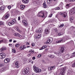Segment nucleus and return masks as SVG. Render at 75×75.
Here are the masks:
<instances>
[{
  "label": "nucleus",
  "instance_id": "f257e3e1",
  "mask_svg": "<svg viewBox=\"0 0 75 75\" xmlns=\"http://www.w3.org/2000/svg\"><path fill=\"white\" fill-rule=\"evenodd\" d=\"M46 14H47L46 12L44 13L43 11H41L39 12V13L38 14V17H41L44 18V17H45Z\"/></svg>",
  "mask_w": 75,
  "mask_h": 75
},
{
  "label": "nucleus",
  "instance_id": "f03ea898",
  "mask_svg": "<svg viewBox=\"0 0 75 75\" xmlns=\"http://www.w3.org/2000/svg\"><path fill=\"white\" fill-rule=\"evenodd\" d=\"M33 69L35 72L36 73L40 72L41 71V69H39V68L35 66L33 67Z\"/></svg>",
  "mask_w": 75,
  "mask_h": 75
},
{
  "label": "nucleus",
  "instance_id": "7ed1b4c3",
  "mask_svg": "<svg viewBox=\"0 0 75 75\" xmlns=\"http://www.w3.org/2000/svg\"><path fill=\"white\" fill-rule=\"evenodd\" d=\"M16 19H14L12 21H11V22H9L8 23V25H13L14 24V23H16Z\"/></svg>",
  "mask_w": 75,
  "mask_h": 75
},
{
  "label": "nucleus",
  "instance_id": "20e7f679",
  "mask_svg": "<svg viewBox=\"0 0 75 75\" xmlns=\"http://www.w3.org/2000/svg\"><path fill=\"white\" fill-rule=\"evenodd\" d=\"M59 51L60 52L62 53V54H64L65 53V50L63 47H62L60 48Z\"/></svg>",
  "mask_w": 75,
  "mask_h": 75
},
{
  "label": "nucleus",
  "instance_id": "39448f33",
  "mask_svg": "<svg viewBox=\"0 0 75 75\" xmlns=\"http://www.w3.org/2000/svg\"><path fill=\"white\" fill-rule=\"evenodd\" d=\"M13 35L14 36H18V37H20V40H22V39H23V37L18 33H14L13 34Z\"/></svg>",
  "mask_w": 75,
  "mask_h": 75
},
{
  "label": "nucleus",
  "instance_id": "423d86ee",
  "mask_svg": "<svg viewBox=\"0 0 75 75\" xmlns=\"http://www.w3.org/2000/svg\"><path fill=\"white\" fill-rule=\"evenodd\" d=\"M6 57V54L4 53H0V59H3Z\"/></svg>",
  "mask_w": 75,
  "mask_h": 75
},
{
  "label": "nucleus",
  "instance_id": "0eeeda50",
  "mask_svg": "<svg viewBox=\"0 0 75 75\" xmlns=\"http://www.w3.org/2000/svg\"><path fill=\"white\" fill-rule=\"evenodd\" d=\"M52 41H53V39L52 38H48L47 41V44H49V43H50L52 42Z\"/></svg>",
  "mask_w": 75,
  "mask_h": 75
},
{
  "label": "nucleus",
  "instance_id": "6e6552de",
  "mask_svg": "<svg viewBox=\"0 0 75 75\" xmlns=\"http://www.w3.org/2000/svg\"><path fill=\"white\" fill-rule=\"evenodd\" d=\"M69 39V38L68 37V36H65L64 37H63L62 38V40H63V41H67V40H68V39Z\"/></svg>",
  "mask_w": 75,
  "mask_h": 75
},
{
  "label": "nucleus",
  "instance_id": "1a4fd4ad",
  "mask_svg": "<svg viewBox=\"0 0 75 75\" xmlns=\"http://www.w3.org/2000/svg\"><path fill=\"white\" fill-rule=\"evenodd\" d=\"M69 13L71 15H72V14H75V11L74 9L72 8L71 11H70Z\"/></svg>",
  "mask_w": 75,
  "mask_h": 75
},
{
  "label": "nucleus",
  "instance_id": "9d476101",
  "mask_svg": "<svg viewBox=\"0 0 75 75\" xmlns=\"http://www.w3.org/2000/svg\"><path fill=\"white\" fill-rule=\"evenodd\" d=\"M55 66H54L52 67H48V69L49 71H52L53 69L54 70V69H55Z\"/></svg>",
  "mask_w": 75,
  "mask_h": 75
},
{
  "label": "nucleus",
  "instance_id": "9b49d317",
  "mask_svg": "<svg viewBox=\"0 0 75 75\" xmlns=\"http://www.w3.org/2000/svg\"><path fill=\"white\" fill-rule=\"evenodd\" d=\"M19 62L18 61H17L15 63V67L16 68H18L19 67Z\"/></svg>",
  "mask_w": 75,
  "mask_h": 75
},
{
  "label": "nucleus",
  "instance_id": "f8f14e48",
  "mask_svg": "<svg viewBox=\"0 0 75 75\" xmlns=\"http://www.w3.org/2000/svg\"><path fill=\"white\" fill-rule=\"evenodd\" d=\"M66 69H67V68L66 67H63L62 69L61 70V72L64 74V73H65Z\"/></svg>",
  "mask_w": 75,
  "mask_h": 75
},
{
  "label": "nucleus",
  "instance_id": "ddd939ff",
  "mask_svg": "<svg viewBox=\"0 0 75 75\" xmlns=\"http://www.w3.org/2000/svg\"><path fill=\"white\" fill-rule=\"evenodd\" d=\"M73 71L72 70L70 69H69L68 70V73H67V75H72Z\"/></svg>",
  "mask_w": 75,
  "mask_h": 75
},
{
  "label": "nucleus",
  "instance_id": "4468645a",
  "mask_svg": "<svg viewBox=\"0 0 75 75\" xmlns=\"http://www.w3.org/2000/svg\"><path fill=\"white\" fill-rule=\"evenodd\" d=\"M22 23H23L24 25H25V26H27L28 25V24H27V22L25 21V20H23L22 21Z\"/></svg>",
  "mask_w": 75,
  "mask_h": 75
},
{
  "label": "nucleus",
  "instance_id": "2eb2a0df",
  "mask_svg": "<svg viewBox=\"0 0 75 75\" xmlns=\"http://www.w3.org/2000/svg\"><path fill=\"white\" fill-rule=\"evenodd\" d=\"M64 57L66 59H69L71 58V55L69 54H67Z\"/></svg>",
  "mask_w": 75,
  "mask_h": 75
},
{
  "label": "nucleus",
  "instance_id": "dca6fc26",
  "mask_svg": "<svg viewBox=\"0 0 75 75\" xmlns=\"http://www.w3.org/2000/svg\"><path fill=\"white\" fill-rule=\"evenodd\" d=\"M6 49L7 48H6V47H3L0 49V51L1 52H3L4 51H5V50H6Z\"/></svg>",
  "mask_w": 75,
  "mask_h": 75
},
{
  "label": "nucleus",
  "instance_id": "f3484780",
  "mask_svg": "<svg viewBox=\"0 0 75 75\" xmlns=\"http://www.w3.org/2000/svg\"><path fill=\"white\" fill-rule=\"evenodd\" d=\"M54 54H56L58 56H61V55H63V54L61 52H55L54 53Z\"/></svg>",
  "mask_w": 75,
  "mask_h": 75
},
{
  "label": "nucleus",
  "instance_id": "a211bd4d",
  "mask_svg": "<svg viewBox=\"0 0 75 75\" xmlns=\"http://www.w3.org/2000/svg\"><path fill=\"white\" fill-rule=\"evenodd\" d=\"M4 62L5 63H8L10 62V59L9 58H6L4 59Z\"/></svg>",
  "mask_w": 75,
  "mask_h": 75
},
{
  "label": "nucleus",
  "instance_id": "6ab92c4d",
  "mask_svg": "<svg viewBox=\"0 0 75 75\" xmlns=\"http://www.w3.org/2000/svg\"><path fill=\"white\" fill-rule=\"evenodd\" d=\"M10 16V14H7V13H6L5 14V18L6 19L7 18H8V17Z\"/></svg>",
  "mask_w": 75,
  "mask_h": 75
},
{
  "label": "nucleus",
  "instance_id": "aec40b11",
  "mask_svg": "<svg viewBox=\"0 0 75 75\" xmlns=\"http://www.w3.org/2000/svg\"><path fill=\"white\" fill-rule=\"evenodd\" d=\"M40 35H35V38H36V39H38L39 38H40V37H41Z\"/></svg>",
  "mask_w": 75,
  "mask_h": 75
},
{
  "label": "nucleus",
  "instance_id": "412c9836",
  "mask_svg": "<svg viewBox=\"0 0 75 75\" xmlns=\"http://www.w3.org/2000/svg\"><path fill=\"white\" fill-rule=\"evenodd\" d=\"M45 34H46V35L49 34V30H48L47 29L45 30Z\"/></svg>",
  "mask_w": 75,
  "mask_h": 75
},
{
  "label": "nucleus",
  "instance_id": "4be33fe9",
  "mask_svg": "<svg viewBox=\"0 0 75 75\" xmlns=\"http://www.w3.org/2000/svg\"><path fill=\"white\" fill-rule=\"evenodd\" d=\"M5 9V6H2L0 8V10H4Z\"/></svg>",
  "mask_w": 75,
  "mask_h": 75
},
{
  "label": "nucleus",
  "instance_id": "5701e85b",
  "mask_svg": "<svg viewBox=\"0 0 75 75\" xmlns=\"http://www.w3.org/2000/svg\"><path fill=\"white\" fill-rule=\"evenodd\" d=\"M63 16L64 18H65L67 16V13L66 12H64L62 13Z\"/></svg>",
  "mask_w": 75,
  "mask_h": 75
},
{
  "label": "nucleus",
  "instance_id": "b1692460",
  "mask_svg": "<svg viewBox=\"0 0 75 75\" xmlns=\"http://www.w3.org/2000/svg\"><path fill=\"white\" fill-rule=\"evenodd\" d=\"M43 6L44 8H47V5L46 4L45 2H44L43 4Z\"/></svg>",
  "mask_w": 75,
  "mask_h": 75
},
{
  "label": "nucleus",
  "instance_id": "393cba45",
  "mask_svg": "<svg viewBox=\"0 0 75 75\" xmlns=\"http://www.w3.org/2000/svg\"><path fill=\"white\" fill-rule=\"evenodd\" d=\"M22 2L23 3H27L28 2V0H22Z\"/></svg>",
  "mask_w": 75,
  "mask_h": 75
},
{
  "label": "nucleus",
  "instance_id": "a878e982",
  "mask_svg": "<svg viewBox=\"0 0 75 75\" xmlns=\"http://www.w3.org/2000/svg\"><path fill=\"white\" fill-rule=\"evenodd\" d=\"M42 31V29H39L38 30H37V33H41Z\"/></svg>",
  "mask_w": 75,
  "mask_h": 75
},
{
  "label": "nucleus",
  "instance_id": "bb28decb",
  "mask_svg": "<svg viewBox=\"0 0 75 75\" xmlns=\"http://www.w3.org/2000/svg\"><path fill=\"white\" fill-rule=\"evenodd\" d=\"M46 47V46H43L42 47H41V48L39 49V50H43V49H45V48Z\"/></svg>",
  "mask_w": 75,
  "mask_h": 75
},
{
  "label": "nucleus",
  "instance_id": "cd10ccee",
  "mask_svg": "<svg viewBox=\"0 0 75 75\" xmlns=\"http://www.w3.org/2000/svg\"><path fill=\"white\" fill-rule=\"evenodd\" d=\"M62 41H63L62 39V40H57L56 41V43H59L60 42H61Z\"/></svg>",
  "mask_w": 75,
  "mask_h": 75
},
{
  "label": "nucleus",
  "instance_id": "c85d7f7f",
  "mask_svg": "<svg viewBox=\"0 0 75 75\" xmlns=\"http://www.w3.org/2000/svg\"><path fill=\"white\" fill-rule=\"evenodd\" d=\"M24 70L26 71L27 73H28V71H29V68L27 67L25 69H24Z\"/></svg>",
  "mask_w": 75,
  "mask_h": 75
},
{
  "label": "nucleus",
  "instance_id": "c756f323",
  "mask_svg": "<svg viewBox=\"0 0 75 75\" xmlns=\"http://www.w3.org/2000/svg\"><path fill=\"white\" fill-rule=\"evenodd\" d=\"M60 61H62V58L59 57L58 59V62H59Z\"/></svg>",
  "mask_w": 75,
  "mask_h": 75
},
{
  "label": "nucleus",
  "instance_id": "7c9ffc66",
  "mask_svg": "<svg viewBox=\"0 0 75 75\" xmlns=\"http://www.w3.org/2000/svg\"><path fill=\"white\" fill-rule=\"evenodd\" d=\"M25 8V6L24 5H21V9H24Z\"/></svg>",
  "mask_w": 75,
  "mask_h": 75
},
{
  "label": "nucleus",
  "instance_id": "2f4dec72",
  "mask_svg": "<svg viewBox=\"0 0 75 75\" xmlns=\"http://www.w3.org/2000/svg\"><path fill=\"white\" fill-rule=\"evenodd\" d=\"M49 57H50V58H54V56L52 55H49Z\"/></svg>",
  "mask_w": 75,
  "mask_h": 75
},
{
  "label": "nucleus",
  "instance_id": "473e14b6",
  "mask_svg": "<svg viewBox=\"0 0 75 75\" xmlns=\"http://www.w3.org/2000/svg\"><path fill=\"white\" fill-rule=\"evenodd\" d=\"M28 73H27V71H25L24 70H23V74L24 75H25V74H26Z\"/></svg>",
  "mask_w": 75,
  "mask_h": 75
},
{
  "label": "nucleus",
  "instance_id": "72a5a7b5",
  "mask_svg": "<svg viewBox=\"0 0 75 75\" xmlns=\"http://www.w3.org/2000/svg\"><path fill=\"white\" fill-rule=\"evenodd\" d=\"M71 42H73V41L72 40L71 41H70V42H67L66 44L68 45V44H70L71 43Z\"/></svg>",
  "mask_w": 75,
  "mask_h": 75
},
{
  "label": "nucleus",
  "instance_id": "f704fd0d",
  "mask_svg": "<svg viewBox=\"0 0 75 75\" xmlns=\"http://www.w3.org/2000/svg\"><path fill=\"white\" fill-rule=\"evenodd\" d=\"M16 28L17 31H18V32H19V33H20L21 32V31L20 30V29L18 28V27H16Z\"/></svg>",
  "mask_w": 75,
  "mask_h": 75
},
{
  "label": "nucleus",
  "instance_id": "c9c22d12",
  "mask_svg": "<svg viewBox=\"0 0 75 75\" xmlns=\"http://www.w3.org/2000/svg\"><path fill=\"white\" fill-rule=\"evenodd\" d=\"M19 49L20 50H23V46H21L20 47H19Z\"/></svg>",
  "mask_w": 75,
  "mask_h": 75
},
{
  "label": "nucleus",
  "instance_id": "e433bc0d",
  "mask_svg": "<svg viewBox=\"0 0 75 75\" xmlns=\"http://www.w3.org/2000/svg\"><path fill=\"white\" fill-rule=\"evenodd\" d=\"M12 52H14V53H16V49H13L12 50Z\"/></svg>",
  "mask_w": 75,
  "mask_h": 75
},
{
  "label": "nucleus",
  "instance_id": "4c0bfd02",
  "mask_svg": "<svg viewBox=\"0 0 75 75\" xmlns=\"http://www.w3.org/2000/svg\"><path fill=\"white\" fill-rule=\"evenodd\" d=\"M19 46H20V44H19L17 43L15 45V47H18Z\"/></svg>",
  "mask_w": 75,
  "mask_h": 75
},
{
  "label": "nucleus",
  "instance_id": "58836bf2",
  "mask_svg": "<svg viewBox=\"0 0 75 75\" xmlns=\"http://www.w3.org/2000/svg\"><path fill=\"white\" fill-rule=\"evenodd\" d=\"M59 75H64V73L61 71V72L59 74Z\"/></svg>",
  "mask_w": 75,
  "mask_h": 75
},
{
  "label": "nucleus",
  "instance_id": "ea45409f",
  "mask_svg": "<svg viewBox=\"0 0 75 75\" xmlns=\"http://www.w3.org/2000/svg\"><path fill=\"white\" fill-rule=\"evenodd\" d=\"M73 19H74V18H73V17H71L70 18V21H72L73 20Z\"/></svg>",
  "mask_w": 75,
  "mask_h": 75
},
{
  "label": "nucleus",
  "instance_id": "a19ab883",
  "mask_svg": "<svg viewBox=\"0 0 75 75\" xmlns=\"http://www.w3.org/2000/svg\"><path fill=\"white\" fill-rule=\"evenodd\" d=\"M55 10H59L60 9V8L59 7H56L55 8H54Z\"/></svg>",
  "mask_w": 75,
  "mask_h": 75
},
{
  "label": "nucleus",
  "instance_id": "79ce46f5",
  "mask_svg": "<svg viewBox=\"0 0 75 75\" xmlns=\"http://www.w3.org/2000/svg\"><path fill=\"white\" fill-rule=\"evenodd\" d=\"M32 47H34L35 45V44L34 43H33L31 44Z\"/></svg>",
  "mask_w": 75,
  "mask_h": 75
},
{
  "label": "nucleus",
  "instance_id": "37998d69",
  "mask_svg": "<svg viewBox=\"0 0 75 75\" xmlns=\"http://www.w3.org/2000/svg\"><path fill=\"white\" fill-rule=\"evenodd\" d=\"M47 2L48 3H50L51 2V0H47Z\"/></svg>",
  "mask_w": 75,
  "mask_h": 75
},
{
  "label": "nucleus",
  "instance_id": "c03bdc74",
  "mask_svg": "<svg viewBox=\"0 0 75 75\" xmlns=\"http://www.w3.org/2000/svg\"><path fill=\"white\" fill-rule=\"evenodd\" d=\"M29 52H31V53H34V51H32V50H30L29 51Z\"/></svg>",
  "mask_w": 75,
  "mask_h": 75
},
{
  "label": "nucleus",
  "instance_id": "a18cd8bd",
  "mask_svg": "<svg viewBox=\"0 0 75 75\" xmlns=\"http://www.w3.org/2000/svg\"><path fill=\"white\" fill-rule=\"evenodd\" d=\"M64 24H62L60 25V26H59V27H64Z\"/></svg>",
  "mask_w": 75,
  "mask_h": 75
},
{
  "label": "nucleus",
  "instance_id": "49530a36",
  "mask_svg": "<svg viewBox=\"0 0 75 75\" xmlns=\"http://www.w3.org/2000/svg\"><path fill=\"white\" fill-rule=\"evenodd\" d=\"M58 35H59V36H60L61 35H62L63 34H62V33H58Z\"/></svg>",
  "mask_w": 75,
  "mask_h": 75
},
{
  "label": "nucleus",
  "instance_id": "de8ad7c7",
  "mask_svg": "<svg viewBox=\"0 0 75 75\" xmlns=\"http://www.w3.org/2000/svg\"><path fill=\"white\" fill-rule=\"evenodd\" d=\"M75 0H69V2H73L75 1Z\"/></svg>",
  "mask_w": 75,
  "mask_h": 75
},
{
  "label": "nucleus",
  "instance_id": "09e8293b",
  "mask_svg": "<svg viewBox=\"0 0 75 75\" xmlns=\"http://www.w3.org/2000/svg\"><path fill=\"white\" fill-rule=\"evenodd\" d=\"M3 25V22H2V21H0V25Z\"/></svg>",
  "mask_w": 75,
  "mask_h": 75
},
{
  "label": "nucleus",
  "instance_id": "8fccbe9b",
  "mask_svg": "<svg viewBox=\"0 0 75 75\" xmlns=\"http://www.w3.org/2000/svg\"><path fill=\"white\" fill-rule=\"evenodd\" d=\"M74 55H72L71 56V57H75V52H74Z\"/></svg>",
  "mask_w": 75,
  "mask_h": 75
},
{
  "label": "nucleus",
  "instance_id": "3c124183",
  "mask_svg": "<svg viewBox=\"0 0 75 75\" xmlns=\"http://www.w3.org/2000/svg\"><path fill=\"white\" fill-rule=\"evenodd\" d=\"M7 7H8V9H10V8H11V6H8Z\"/></svg>",
  "mask_w": 75,
  "mask_h": 75
},
{
  "label": "nucleus",
  "instance_id": "603ef678",
  "mask_svg": "<svg viewBox=\"0 0 75 75\" xmlns=\"http://www.w3.org/2000/svg\"><path fill=\"white\" fill-rule=\"evenodd\" d=\"M23 50H24V49H25V48H26V47L25 46H23Z\"/></svg>",
  "mask_w": 75,
  "mask_h": 75
},
{
  "label": "nucleus",
  "instance_id": "864d4df0",
  "mask_svg": "<svg viewBox=\"0 0 75 75\" xmlns=\"http://www.w3.org/2000/svg\"><path fill=\"white\" fill-rule=\"evenodd\" d=\"M41 55H42V54H39L38 55V58H40V57H41Z\"/></svg>",
  "mask_w": 75,
  "mask_h": 75
},
{
  "label": "nucleus",
  "instance_id": "5fc2aeb1",
  "mask_svg": "<svg viewBox=\"0 0 75 75\" xmlns=\"http://www.w3.org/2000/svg\"><path fill=\"white\" fill-rule=\"evenodd\" d=\"M52 14L51 13L49 15V17H52Z\"/></svg>",
  "mask_w": 75,
  "mask_h": 75
},
{
  "label": "nucleus",
  "instance_id": "6e6d98bb",
  "mask_svg": "<svg viewBox=\"0 0 75 75\" xmlns=\"http://www.w3.org/2000/svg\"><path fill=\"white\" fill-rule=\"evenodd\" d=\"M66 6V7H69V4H67Z\"/></svg>",
  "mask_w": 75,
  "mask_h": 75
},
{
  "label": "nucleus",
  "instance_id": "4d7b16f0",
  "mask_svg": "<svg viewBox=\"0 0 75 75\" xmlns=\"http://www.w3.org/2000/svg\"><path fill=\"white\" fill-rule=\"evenodd\" d=\"M20 18H20V16H19L18 18V20L19 21H20Z\"/></svg>",
  "mask_w": 75,
  "mask_h": 75
},
{
  "label": "nucleus",
  "instance_id": "13d9d810",
  "mask_svg": "<svg viewBox=\"0 0 75 75\" xmlns=\"http://www.w3.org/2000/svg\"><path fill=\"white\" fill-rule=\"evenodd\" d=\"M31 53H30L28 55V57H29L31 56Z\"/></svg>",
  "mask_w": 75,
  "mask_h": 75
},
{
  "label": "nucleus",
  "instance_id": "bf43d9fd",
  "mask_svg": "<svg viewBox=\"0 0 75 75\" xmlns=\"http://www.w3.org/2000/svg\"><path fill=\"white\" fill-rule=\"evenodd\" d=\"M32 59L33 60H34V59H35V57H33V58H32Z\"/></svg>",
  "mask_w": 75,
  "mask_h": 75
},
{
  "label": "nucleus",
  "instance_id": "052dcab7",
  "mask_svg": "<svg viewBox=\"0 0 75 75\" xmlns=\"http://www.w3.org/2000/svg\"><path fill=\"white\" fill-rule=\"evenodd\" d=\"M3 42V40H0V44L1 43H2Z\"/></svg>",
  "mask_w": 75,
  "mask_h": 75
},
{
  "label": "nucleus",
  "instance_id": "680f3d73",
  "mask_svg": "<svg viewBox=\"0 0 75 75\" xmlns=\"http://www.w3.org/2000/svg\"><path fill=\"white\" fill-rule=\"evenodd\" d=\"M36 24L37 25H38V24H39V22L38 21L36 22Z\"/></svg>",
  "mask_w": 75,
  "mask_h": 75
},
{
  "label": "nucleus",
  "instance_id": "e2e57ef3",
  "mask_svg": "<svg viewBox=\"0 0 75 75\" xmlns=\"http://www.w3.org/2000/svg\"><path fill=\"white\" fill-rule=\"evenodd\" d=\"M68 1H69V0H65V1L66 3H68Z\"/></svg>",
  "mask_w": 75,
  "mask_h": 75
},
{
  "label": "nucleus",
  "instance_id": "0e129e2a",
  "mask_svg": "<svg viewBox=\"0 0 75 75\" xmlns=\"http://www.w3.org/2000/svg\"><path fill=\"white\" fill-rule=\"evenodd\" d=\"M3 67V64H0V67Z\"/></svg>",
  "mask_w": 75,
  "mask_h": 75
},
{
  "label": "nucleus",
  "instance_id": "69168bd1",
  "mask_svg": "<svg viewBox=\"0 0 75 75\" xmlns=\"http://www.w3.org/2000/svg\"><path fill=\"white\" fill-rule=\"evenodd\" d=\"M26 45H29V43L28 42H26Z\"/></svg>",
  "mask_w": 75,
  "mask_h": 75
},
{
  "label": "nucleus",
  "instance_id": "338daca9",
  "mask_svg": "<svg viewBox=\"0 0 75 75\" xmlns=\"http://www.w3.org/2000/svg\"><path fill=\"white\" fill-rule=\"evenodd\" d=\"M9 42H12V39L10 40Z\"/></svg>",
  "mask_w": 75,
  "mask_h": 75
},
{
  "label": "nucleus",
  "instance_id": "774afa93",
  "mask_svg": "<svg viewBox=\"0 0 75 75\" xmlns=\"http://www.w3.org/2000/svg\"><path fill=\"white\" fill-rule=\"evenodd\" d=\"M9 46H11V47L12 46V44H9Z\"/></svg>",
  "mask_w": 75,
  "mask_h": 75
}]
</instances>
